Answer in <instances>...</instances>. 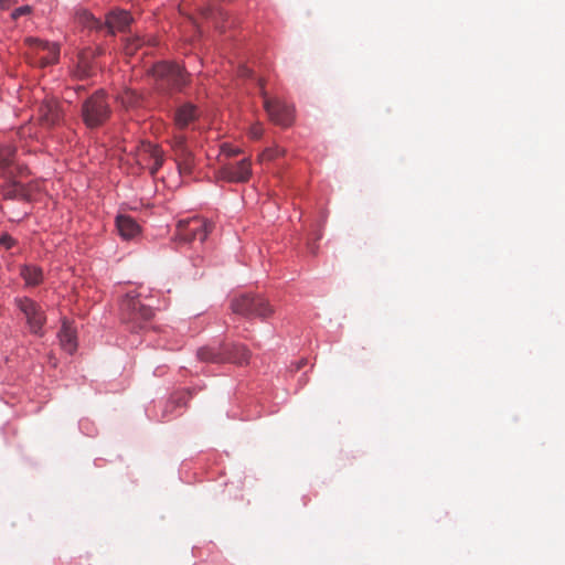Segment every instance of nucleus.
<instances>
[{
  "instance_id": "21",
  "label": "nucleus",
  "mask_w": 565,
  "mask_h": 565,
  "mask_svg": "<svg viewBox=\"0 0 565 565\" xmlns=\"http://www.w3.org/2000/svg\"><path fill=\"white\" fill-rule=\"evenodd\" d=\"M75 20L78 24L88 29H102L104 24L96 19L92 13L86 10H78L75 14Z\"/></svg>"
},
{
  "instance_id": "24",
  "label": "nucleus",
  "mask_w": 565,
  "mask_h": 565,
  "mask_svg": "<svg viewBox=\"0 0 565 565\" xmlns=\"http://www.w3.org/2000/svg\"><path fill=\"white\" fill-rule=\"evenodd\" d=\"M142 44H143V40L138 35L127 38L126 44H125L126 54H128V55L135 54L136 51L142 46Z\"/></svg>"
},
{
  "instance_id": "3",
  "label": "nucleus",
  "mask_w": 565,
  "mask_h": 565,
  "mask_svg": "<svg viewBox=\"0 0 565 565\" xmlns=\"http://www.w3.org/2000/svg\"><path fill=\"white\" fill-rule=\"evenodd\" d=\"M234 313L245 318L266 319L274 313L271 305L260 295L246 292L234 297L231 301Z\"/></svg>"
},
{
  "instance_id": "2",
  "label": "nucleus",
  "mask_w": 565,
  "mask_h": 565,
  "mask_svg": "<svg viewBox=\"0 0 565 565\" xmlns=\"http://www.w3.org/2000/svg\"><path fill=\"white\" fill-rule=\"evenodd\" d=\"M82 119L89 129L103 126L111 115V107L104 90H97L82 105Z\"/></svg>"
},
{
  "instance_id": "26",
  "label": "nucleus",
  "mask_w": 565,
  "mask_h": 565,
  "mask_svg": "<svg viewBox=\"0 0 565 565\" xmlns=\"http://www.w3.org/2000/svg\"><path fill=\"white\" fill-rule=\"evenodd\" d=\"M222 153L228 158L235 157L241 153L239 148L232 147L230 145H223L222 146Z\"/></svg>"
},
{
  "instance_id": "28",
  "label": "nucleus",
  "mask_w": 565,
  "mask_h": 565,
  "mask_svg": "<svg viewBox=\"0 0 565 565\" xmlns=\"http://www.w3.org/2000/svg\"><path fill=\"white\" fill-rule=\"evenodd\" d=\"M31 12V7L29 6H23V7H20V8H17L11 17L13 20H17L18 18H20L21 15H24V14H28Z\"/></svg>"
},
{
  "instance_id": "8",
  "label": "nucleus",
  "mask_w": 565,
  "mask_h": 565,
  "mask_svg": "<svg viewBox=\"0 0 565 565\" xmlns=\"http://www.w3.org/2000/svg\"><path fill=\"white\" fill-rule=\"evenodd\" d=\"M153 76L173 89H181L188 83V73L175 63L160 62L152 67Z\"/></svg>"
},
{
  "instance_id": "12",
  "label": "nucleus",
  "mask_w": 565,
  "mask_h": 565,
  "mask_svg": "<svg viewBox=\"0 0 565 565\" xmlns=\"http://www.w3.org/2000/svg\"><path fill=\"white\" fill-rule=\"evenodd\" d=\"M252 175V163L247 158L236 163H226L218 170V177L227 182H247Z\"/></svg>"
},
{
  "instance_id": "13",
  "label": "nucleus",
  "mask_w": 565,
  "mask_h": 565,
  "mask_svg": "<svg viewBox=\"0 0 565 565\" xmlns=\"http://www.w3.org/2000/svg\"><path fill=\"white\" fill-rule=\"evenodd\" d=\"M132 22V18L128 11L114 10L106 17L105 26L109 34L114 35L116 32H125Z\"/></svg>"
},
{
  "instance_id": "17",
  "label": "nucleus",
  "mask_w": 565,
  "mask_h": 565,
  "mask_svg": "<svg viewBox=\"0 0 565 565\" xmlns=\"http://www.w3.org/2000/svg\"><path fill=\"white\" fill-rule=\"evenodd\" d=\"M58 339L61 347L64 351H66L70 354L76 351V332L75 329L67 321L63 322L61 331L58 332Z\"/></svg>"
},
{
  "instance_id": "5",
  "label": "nucleus",
  "mask_w": 565,
  "mask_h": 565,
  "mask_svg": "<svg viewBox=\"0 0 565 565\" xmlns=\"http://www.w3.org/2000/svg\"><path fill=\"white\" fill-rule=\"evenodd\" d=\"M121 319L126 323H131L132 328H141L143 322L153 317V310L150 306L141 303L138 296L129 292L120 302Z\"/></svg>"
},
{
  "instance_id": "11",
  "label": "nucleus",
  "mask_w": 565,
  "mask_h": 565,
  "mask_svg": "<svg viewBox=\"0 0 565 565\" xmlns=\"http://www.w3.org/2000/svg\"><path fill=\"white\" fill-rule=\"evenodd\" d=\"M39 121L42 127L53 128L63 120V111L58 100L54 97H45L38 110Z\"/></svg>"
},
{
  "instance_id": "16",
  "label": "nucleus",
  "mask_w": 565,
  "mask_h": 565,
  "mask_svg": "<svg viewBox=\"0 0 565 565\" xmlns=\"http://www.w3.org/2000/svg\"><path fill=\"white\" fill-rule=\"evenodd\" d=\"M2 196L7 200H30L29 189L17 182L9 180L6 184H3L1 189Z\"/></svg>"
},
{
  "instance_id": "27",
  "label": "nucleus",
  "mask_w": 565,
  "mask_h": 565,
  "mask_svg": "<svg viewBox=\"0 0 565 565\" xmlns=\"http://www.w3.org/2000/svg\"><path fill=\"white\" fill-rule=\"evenodd\" d=\"M264 128L260 124H255L249 129V135L254 139H258L263 136Z\"/></svg>"
},
{
  "instance_id": "1",
  "label": "nucleus",
  "mask_w": 565,
  "mask_h": 565,
  "mask_svg": "<svg viewBox=\"0 0 565 565\" xmlns=\"http://www.w3.org/2000/svg\"><path fill=\"white\" fill-rule=\"evenodd\" d=\"M198 117V109L192 104H184L174 113V129L169 142L175 156L178 169L181 174H190L193 168V154L188 147L186 137L181 131Z\"/></svg>"
},
{
  "instance_id": "19",
  "label": "nucleus",
  "mask_w": 565,
  "mask_h": 565,
  "mask_svg": "<svg viewBox=\"0 0 565 565\" xmlns=\"http://www.w3.org/2000/svg\"><path fill=\"white\" fill-rule=\"evenodd\" d=\"M20 275L28 286H38L43 280L42 269L34 265L22 266Z\"/></svg>"
},
{
  "instance_id": "7",
  "label": "nucleus",
  "mask_w": 565,
  "mask_h": 565,
  "mask_svg": "<svg viewBox=\"0 0 565 565\" xmlns=\"http://www.w3.org/2000/svg\"><path fill=\"white\" fill-rule=\"evenodd\" d=\"M258 84L264 98V108L271 121L282 127H289L294 122V107L281 102L280 99H270L264 89V82L258 79Z\"/></svg>"
},
{
  "instance_id": "25",
  "label": "nucleus",
  "mask_w": 565,
  "mask_h": 565,
  "mask_svg": "<svg viewBox=\"0 0 565 565\" xmlns=\"http://www.w3.org/2000/svg\"><path fill=\"white\" fill-rule=\"evenodd\" d=\"M190 397L191 393L189 391H181L171 397V403H174L178 406H185Z\"/></svg>"
},
{
  "instance_id": "22",
  "label": "nucleus",
  "mask_w": 565,
  "mask_h": 565,
  "mask_svg": "<svg viewBox=\"0 0 565 565\" xmlns=\"http://www.w3.org/2000/svg\"><path fill=\"white\" fill-rule=\"evenodd\" d=\"M119 100L124 107L130 108L138 105L139 96L134 90L126 89L120 94Z\"/></svg>"
},
{
  "instance_id": "18",
  "label": "nucleus",
  "mask_w": 565,
  "mask_h": 565,
  "mask_svg": "<svg viewBox=\"0 0 565 565\" xmlns=\"http://www.w3.org/2000/svg\"><path fill=\"white\" fill-rule=\"evenodd\" d=\"M15 149L12 147H3L0 149V172L8 178H11V167L14 162Z\"/></svg>"
},
{
  "instance_id": "31",
  "label": "nucleus",
  "mask_w": 565,
  "mask_h": 565,
  "mask_svg": "<svg viewBox=\"0 0 565 565\" xmlns=\"http://www.w3.org/2000/svg\"><path fill=\"white\" fill-rule=\"evenodd\" d=\"M13 0H0V7L1 9H8Z\"/></svg>"
},
{
  "instance_id": "14",
  "label": "nucleus",
  "mask_w": 565,
  "mask_h": 565,
  "mask_svg": "<svg viewBox=\"0 0 565 565\" xmlns=\"http://www.w3.org/2000/svg\"><path fill=\"white\" fill-rule=\"evenodd\" d=\"M224 362L243 365L247 364L250 358V351L244 344L227 343L223 344Z\"/></svg>"
},
{
  "instance_id": "10",
  "label": "nucleus",
  "mask_w": 565,
  "mask_h": 565,
  "mask_svg": "<svg viewBox=\"0 0 565 565\" xmlns=\"http://www.w3.org/2000/svg\"><path fill=\"white\" fill-rule=\"evenodd\" d=\"M137 162L149 169L154 175L164 162V154L158 145L151 142H142L138 149Z\"/></svg>"
},
{
  "instance_id": "23",
  "label": "nucleus",
  "mask_w": 565,
  "mask_h": 565,
  "mask_svg": "<svg viewBox=\"0 0 565 565\" xmlns=\"http://www.w3.org/2000/svg\"><path fill=\"white\" fill-rule=\"evenodd\" d=\"M285 150L278 146H274L270 148L265 149L258 157V160L260 162L264 161H271L280 156H284Z\"/></svg>"
},
{
  "instance_id": "32",
  "label": "nucleus",
  "mask_w": 565,
  "mask_h": 565,
  "mask_svg": "<svg viewBox=\"0 0 565 565\" xmlns=\"http://www.w3.org/2000/svg\"><path fill=\"white\" fill-rule=\"evenodd\" d=\"M307 363V361L305 359H301L298 364H297V370H300L305 364Z\"/></svg>"
},
{
  "instance_id": "33",
  "label": "nucleus",
  "mask_w": 565,
  "mask_h": 565,
  "mask_svg": "<svg viewBox=\"0 0 565 565\" xmlns=\"http://www.w3.org/2000/svg\"><path fill=\"white\" fill-rule=\"evenodd\" d=\"M202 14L205 17V18H209L210 14H211V10L210 9H203L202 10Z\"/></svg>"
},
{
  "instance_id": "20",
  "label": "nucleus",
  "mask_w": 565,
  "mask_h": 565,
  "mask_svg": "<svg viewBox=\"0 0 565 565\" xmlns=\"http://www.w3.org/2000/svg\"><path fill=\"white\" fill-rule=\"evenodd\" d=\"M198 358L204 362L224 363L223 344L218 349L204 347L198 350Z\"/></svg>"
},
{
  "instance_id": "29",
  "label": "nucleus",
  "mask_w": 565,
  "mask_h": 565,
  "mask_svg": "<svg viewBox=\"0 0 565 565\" xmlns=\"http://www.w3.org/2000/svg\"><path fill=\"white\" fill-rule=\"evenodd\" d=\"M15 241L8 234L0 235V244L6 246V248H11L14 245Z\"/></svg>"
},
{
  "instance_id": "15",
  "label": "nucleus",
  "mask_w": 565,
  "mask_h": 565,
  "mask_svg": "<svg viewBox=\"0 0 565 565\" xmlns=\"http://www.w3.org/2000/svg\"><path fill=\"white\" fill-rule=\"evenodd\" d=\"M116 226L124 239H131L140 233V226L128 215H118L116 217Z\"/></svg>"
},
{
  "instance_id": "6",
  "label": "nucleus",
  "mask_w": 565,
  "mask_h": 565,
  "mask_svg": "<svg viewBox=\"0 0 565 565\" xmlns=\"http://www.w3.org/2000/svg\"><path fill=\"white\" fill-rule=\"evenodd\" d=\"M212 223L201 217L180 220L177 226V237L183 243L199 241L203 243L212 231Z\"/></svg>"
},
{
  "instance_id": "9",
  "label": "nucleus",
  "mask_w": 565,
  "mask_h": 565,
  "mask_svg": "<svg viewBox=\"0 0 565 565\" xmlns=\"http://www.w3.org/2000/svg\"><path fill=\"white\" fill-rule=\"evenodd\" d=\"M15 303L24 315L28 327L33 334L41 335L46 321L45 313L40 305L30 298H18Z\"/></svg>"
},
{
  "instance_id": "34",
  "label": "nucleus",
  "mask_w": 565,
  "mask_h": 565,
  "mask_svg": "<svg viewBox=\"0 0 565 565\" xmlns=\"http://www.w3.org/2000/svg\"><path fill=\"white\" fill-rule=\"evenodd\" d=\"M88 75H89V73H88V71L86 70V67H85V68H83V74H82V76H88Z\"/></svg>"
},
{
  "instance_id": "30",
  "label": "nucleus",
  "mask_w": 565,
  "mask_h": 565,
  "mask_svg": "<svg viewBox=\"0 0 565 565\" xmlns=\"http://www.w3.org/2000/svg\"><path fill=\"white\" fill-rule=\"evenodd\" d=\"M238 72L242 77H248L252 74V71L246 66H242Z\"/></svg>"
},
{
  "instance_id": "4",
  "label": "nucleus",
  "mask_w": 565,
  "mask_h": 565,
  "mask_svg": "<svg viewBox=\"0 0 565 565\" xmlns=\"http://www.w3.org/2000/svg\"><path fill=\"white\" fill-rule=\"evenodd\" d=\"M24 44L26 46L24 55L33 66L46 67L58 60L60 47L56 43H50L36 38H26Z\"/></svg>"
}]
</instances>
